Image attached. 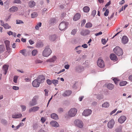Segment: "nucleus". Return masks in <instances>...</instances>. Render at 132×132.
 I'll return each mask as SVG.
<instances>
[{
	"label": "nucleus",
	"instance_id": "nucleus-1",
	"mask_svg": "<svg viewBox=\"0 0 132 132\" xmlns=\"http://www.w3.org/2000/svg\"><path fill=\"white\" fill-rule=\"evenodd\" d=\"M68 23L65 21L61 22L59 26V29L61 30H65L67 28Z\"/></svg>",
	"mask_w": 132,
	"mask_h": 132
},
{
	"label": "nucleus",
	"instance_id": "nucleus-2",
	"mask_svg": "<svg viewBox=\"0 0 132 132\" xmlns=\"http://www.w3.org/2000/svg\"><path fill=\"white\" fill-rule=\"evenodd\" d=\"M77 112V110L75 108H72L68 112L69 117H75Z\"/></svg>",
	"mask_w": 132,
	"mask_h": 132
},
{
	"label": "nucleus",
	"instance_id": "nucleus-3",
	"mask_svg": "<svg viewBox=\"0 0 132 132\" xmlns=\"http://www.w3.org/2000/svg\"><path fill=\"white\" fill-rule=\"evenodd\" d=\"M52 51L50 49L46 47L43 52L42 55L44 57H47L50 55Z\"/></svg>",
	"mask_w": 132,
	"mask_h": 132
},
{
	"label": "nucleus",
	"instance_id": "nucleus-4",
	"mask_svg": "<svg viewBox=\"0 0 132 132\" xmlns=\"http://www.w3.org/2000/svg\"><path fill=\"white\" fill-rule=\"evenodd\" d=\"M114 53L118 56L122 55L123 54L122 49L118 46L116 47L113 50Z\"/></svg>",
	"mask_w": 132,
	"mask_h": 132
},
{
	"label": "nucleus",
	"instance_id": "nucleus-5",
	"mask_svg": "<svg viewBox=\"0 0 132 132\" xmlns=\"http://www.w3.org/2000/svg\"><path fill=\"white\" fill-rule=\"evenodd\" d=\"M74 123L76 126L80 128L83 127L84 124L83 122L80 120L78 119L75 120L74 121Z\"/></svg>",
	"mask_w": 132,
	"mask_h": 132
},
{
	"label": "nucleus",
	"instance_id": "nucleus-6",
	"mask_svg": "<svg viewBox=\"0 0 132 132\" xmlns=\"http://www.w3.org/2000/svg\"><path fill=\"white\" fill-rule=\"evenodd\" d=\"M92 113V111L89 109H87L85 110L82 113V114L83 116H88L90 115Z\"/></svg>",
	"mask_w": 132,
	"mask_h": 132
},
{
	"label": "nucleus",
	"instance_id": "nucleus-7",
	"mask_svg": "<svg viewBox=\"0 0 132 132\" xmlns=\"http://www.w3.org/2000/svg\"><path fill=\"white\" fill-rule=\"evenodd\" d=\"M128 41V38L127 36H124L122 37L121 39V42L123 44H127Z\"/></svg>",
	"mask_w": 132,
	"mask_h": 132
},
{
	"label": "nucleus",
	"instance_id": "nucleus-8",
	"mask_svg": "<svg viewBox=\"0 0 132 132\" xmlns=\"http://www.w3.org/2000/svg\"><path fill=\"white\" fill-rule=\"evenodd\" d=\"M97 64L98 66L100 68H103L105 66L103 61L101 59H99L97 60Z\"/></svg>",
	"mask_w": 132,
	"mask_h": 132
},
{
	"label": "nucleus",
	"instance_id": "nucleus-9",
	"mask_svg": "<svg viewBox=\"0 0 132 132\" xmlns=\"http://www.w3.org/2000/svg\"><path fill=\"white\" fill-rule=\"evenodd\" d=\"M115 121L114 120L112 119L109 121L108 124V127L110 129L113 128L115 124Z\"/></svg>",
	"mask_w": 132,
	"mask_h": 132
},
{
	"label": "nucleus",
	"instance_id": "nucleus-10",
	"mask_svg": "<svg viewBox=\"0 0 132 132\" xmlns=\"http://www.w3.org/2000/svg\"><path fill=\"white\" fill-rule=\"evenodd\" d=\"M39 109V107L38 106L33 107L30 109L29 110V112L31 113L32 112H35L37 111Z\"/></svg>",
	"mask_w": 132,
	"mask_h": 132
},
{
	"label": "nucleus",
	"instance_id": "nucleus-11",
	"mask_svg": "<svg viewBox=\"0 0 132 132\" xmlns=\"http://www.w3.org/2000/svg\"><path fill=\"white\" fill-rule=\"evenodd\" d=\"M56 20L55 18H50L48 21V24L50 26L54 25L56 23Z\"/></svg>",
	"mask_w": 132,
	"mask_h": 132
},
{
	"label": "nucleus",
	"instance_id": "nucleus-12",
	"mask_svg": "<svg viewBox=\"0 0 132 132\" xmlns=\"http://www.w3.org/2000/svg\"><path fill=\"white\" fill-rule=\"evenodd\" d=\"M50 125L53 127H59V123L55 121H52L50 122Z\"/></svg>",
	"mask_w": 132,
	"mask_h": 132
},
{
	"label": "nucleus",
	"instance_id": "nucleus-13",
	"mask_svg": "<svg viewBox=\"0 0 132 132\" xmlns=\"http://www.w3.org/2000/svg\"><path fill=\"white\" fill-rule=\"evenodd\" d=\"M37 79L40 83L43 82L45 80L44 76L42 75H40L38 76Z\"/></svg>",
	"mask_w": 132,
	"mask_h": 132
},
{
	"label": "nucleus",
	"instance_id": "nucleus-14",
	"mask_svg": "<svg viewBox=\"0 0 132 132\" xmlns=\"http://www.w3.org/2000/svg\"><path fill=\"white\" fill-rule=\"evenodd\" d=\"M126 119V118L125 116H121L118 119V121L120 123H122L125 122Z\"/></svg>",
	"mask_w": 132,
	"mask_h": 132
},
{
	"label": "nucleus",
	"instance_id": "nucleus-15",
	"mask_svg": "<svg viewBox=\"0 0 132 132\" xmlns=\"http://www.w3.org/2000/svg\"><path fill=\"white\" fill-rule=\"evenodd\" d=\"M32 84L33 86L37 87L39 86L40 83L36 79L33 81Z\"/></svg>",
	"mask_w": 132,
	"mask_h": 132
},
{
	"label": "nucleus",
	"instance_id": "nucleus-16",
	"mask_svg": "<svg viewBox=\"0 0 132 132\" xmlns=\"http://www.w3.org/2000/svg\"><path fill=\"white\" fill-rule=\"evenodd\" d=\"M22 114L20 113L18 114L15 113L12 115V118L14 119L19 118L22 117Z\"/></svg>",
	"mask_w": 132,
	"mask_h": 132
},
{
	"label": "nucleus",
	"instance_id": "nucleus-17",
	"mask_svg": "<svg viewBox=\"0 0 132 132\" xmlns=\"http://www.w3.org/2000/svg\"><path fill=\"white\" fill-rule=\"evenodd\" d=\"M72 92L70 90H66L62 94V95L64 97L67 96L71 94Z\"/></svg>",
	"mask_w": 132,
	"mask_h": 132
},
{
	"label": "nucleus",
	"instance_id": "nucleus-18",
	"mask_svg": "<svg viewBox=\"0 0 132 132\" xmlns=\"http://www.w3.org/2000/svg\"><path fill=\"white\" fill-rule=\"evenodd\" d=\"M80 14L77 13L74 16L73 19L74 21H77L80 18Z\"/></svg>",
	"mask_w": 132,
	"mask_h": 132
},
{
	"label": "nucleus",
	"instance_id": "nucleus-19",
	"mask_svg": "<svg viewBox=\"0 0 132 132\" xmlns=\"http://www.w3.org/2000/svg\"><path fill=\"white\" fill-rule=\"evenodd\" d=\"M9 66L7 65H5L3 66V69L5 72L4 73V75H6L7 71Z\"/></svg>",
	"mask_w": 132,
	"mask_h": 132
},
{
	"label": "nucleus",
	"instance_id": "nucleus-20",
	"mask_svg": "<svg viewBox=\"0 0 132 132\" xmlns=\"http://www.w3.org/2000/svg\"><path fill=\"white\" fill-rule=\"evenodd\" d=\"M110 57L111 60L117 61V58L116 55L114 54H111L110 55Z\"/></svg>",
	"mask_w": 132,
	"mask_h": 132
},
{
	"label": "nucleus",
	"instance_id": "nucleus-21",
	"mask_svg": "<svg viewBox=\"0 0 132 132\" xmlns=\"http://www.w3.org/2000/svg\"><path fill=\"white\" fill-rule=\"evenodd\" d=\"M44 46L43 43L41 42H39L37 43L36 47L38 48H41Z\"/></svg>",
	"mask_w": 132,
	"mask_h": 132
},
{
	"label": "nucleus",
	"instance_id": "nucleus-22",
	"mask_svg": "<svg viewBox=\"0 0 132 132\" xmlns=\"http://www.w3.org/2000/svg\"><path fill=\"white\" fill-rule=\"evenodd\" d=\"M56 38V36L55 35H51L49 36V39L51 41H53L55 40Z\"/></svg>",
	"mask_w": 132,
	"mask_h": 132
},
{
	"label": "nucleus",
	"instance_id": "nucleus-23",
	"mask_svg": "<svg viewBox=\"0 0 132 132\" xmlns=\"http://www.w3.org/2000/svg\"><path fill=\"white\" fill-rule=\"evenodd\" d=\"M89 33V31L88 30H83L81 32V34L83 36L86 35Z\"/></svg>",
	"mask_w": 132,
	"mask_h": 132
},
{
	"label": "nucleus",
	"instance_id": "nucleus-24",
	"mask_svg": "<svg viewBox=\"0 0 132 132\" xmlns=\"http://www.w3.org/2000/svg\"><path fill=\"white\" fill-rule=\"evenodd\" d=\"M20 53L25 56H26L27 55V51L25 49L20 50Z\"/></svg>",
	"mask_w": 132,
	"mask_h": 132
},
{
	"label": "nucleus",
	"instance_id": "nucleus-25",
	"mask_svg": "<svg viewBox=\"0 0 132 132\" xmlns=\"http://www.w3.org/2000/svg\"><path fill=\"white\" fill-rule=\"evenodd\" d=\"M51 116L52 118L55 120H57L59 118L58 115L55 113L52 114Z\"/></svg>",
	"mask_w": 132,
	"mask_h": 132
},
{
	"label": "nucleus",
	"instance_id": "nucleus-26",
	"mask_svg": "<svg viewBox=\"0 0 132 132\" xmlns=\"http://www.w3.org/2000/svg\"><path fill=\"white\" fill-rule=\"evenodd\" d=\"M35 3L34 1H30L28 3L30 7H33L35 5Z\"/></svg>",
	"mask_w": 132,
	"mask_h": 132
},
{
	"label": "nucleus",
	"instance_id": "nucleus-27",
	"mask_svg": "<svg viewBox=\"0 0 132 132\" xmlns=\"http://www.w3.org/2000/svg\"><path fill=\"white\" fill-rule=\"evenodd\" d=\"M37 104V102H36L32 100L31 101L29 102V105L30 106H32L36 105Z\"/></svg>",
	"mask_w": 132,
	"mask_h": 132
},
{
	"label": "nucleus",
	"instance_id": "nucleus-28",
	"mask_svg": "<svg viewBox=\"0 0 132 132\" xmlns=\"http://www.w3.org/2000/svg\"><path fill=\"white\" fill-rule=\"evenodd\" d=\"M56 56H54L52 58L48 60L47 61L48 62H53L56 60Z\"/></svg>",
	"mask_w": 132,
	"mask_h": 132
},
{
	"label": "nucleus",
	"instance_id": "nucleus-29",
	"mask_svg": "<svg viewBox=\"0 0 132 132\" xmlns=\"http://www.w3.org/2000/svg\"><path fill=\"white\" fill-rule=\"evenodd\" d=\"M107 87L108 89L112 90L114 88V86L112 84L109 83L107 85Z\"/></svg>",
	"mask_w": 132,
	"mask_h": 132
},
{
	"label": "nucleus",
	"instance_id": "nucleus-30",
	"mask_svg": "<svg viewBox=\"0 0 132 132\" xmlns=\"http://www.w3.org/2000/svg\"><path fill=\"white\" fill-rule=\"evenodd\" d=\"M42 23L40 22H39L37 23V25L35 27V29L37 30H38L39 28L41 26Z\"/></svg>",
	"mask_w": 132,
	"mask_h": 132
},
{
	"label": "nucleus",
	"instance_id": "nucleus-31",
	"mask_svg": "<svg viewBox=\"0 0 132 132\" xmlns=\"http://www.w3.org/2000/svg\"><path fill=\"white\" fill-rule=\"evenodd\" d=\"M109 103L108 102H106L103 103L102 105V107L103 108H108L109 106Z\"/></svg>",
	"mask_w": 132,
	"mask_h": 132
},
{
	"label": "nucleus",
	"instance_id": "nucleus-32",
	"mask_svg": "<svg viewBox=\"0 0 132 132\" xmlns=\"http://www.w3.org/2000/svg\"><path fill=\"white\" fill-rule=\"evenodd\" d=\"M94 95L96 96V98L98 100H101L103 98V95L102 94L97 95L95 94Z\"/></svg>",
	"mask_w": 132,
	"mask_h": 132
},
{
	"label": "nucleus",
	"instance_id": "nucleus-33",
	"mask_svg": "<svg viewBox=\"0 0 132 132\" xmlns=\"http://www.w3.org/2000/svg\"><path fill=\"white\" fill-rule=\"evenodd\" d=\"M38 15L36 12H34L31 14V17L32 18H34L37 17Z\"/></svg>",
	"mask_w": 132,
	"mask_h": 132
},
{
	"label": "nucleus",
	"instance_id": "nucleus-34",
	"mask_svg": "<svg viewBox=\"0 0 132 132\" xmlns=\"http://www.w3.org/2000/svg\"><path fill=\"white\" fill-rule=\"evenodd\" d=\"M52 83L56 86L58 84L59 81L57 80L53 79L52 80Z\"/></svg>",
	"mask_w": 132,
	"mask_h": 132
},
{
	"label": "nucleus",
	"instance_id": "nucleus-35",
	"mask_svg": "<svg viewBox=\"0 0 132 132\" xmlns=\"http://www.w3.org/2000/svg\"><path fill=\"white\" fill-rule=\"evenodd\" d=\"M77 31V29H73L71 32V34L72 35H75Z\"/></svg>",
	"mask_w": 132,
	"mask_h": 132
},
{
	"label": "nucleus",
	"instance_id": "nucleus-36",
	"mask_svg": "<svg viewBox=\"0 0 132 132\" xmlns=\"http://www.w3.org/2000/svg\"><path fill=\"white\" fill-rule=\"evenodd\" d=\"M6 29H9L11 28V26H9L7 23H5L4 25L3 26Z\"/></svg>",
	"mask_w": 132,
	"mask_h": 132
},
{
	"label": "nucleus",
	"instance_id": "nucleus-37",
	"mask_svg": "<svg viewBox=\"0 0 132 132\" xmlns=\"http://www.w3.org/2000/svg\"><path fill=\"white\" fill-rule=\"evenodd\" d=\"M12 3L13 4H21V1L20 0H13Z\"/></svg>",
	"mask_w": 132,
	"mask_h": 132
},
{
	"label": "nucleus",
	"instance_id": "nucleus-38",
	"mask_svg": "<svg viewBox=\"0 0 132 132\" xmlns=\"http://www.w3.org/2000/svg\"><path fill=\"white\" fill-rule=\"evenodd\" d=\"M127 82L126 81H123L120 82L119 83V85L120 86H123L127 84Z\"/></svg>",
	"mask_w": 132,
	"mask_h": 132
},
{
	"label": "nucleus",
	"instance_id": "nucleus-39",
	"mask_svg": "<svg viewBox=\"0 0 132 132\" xmlns=\"http://www.w3.org/2000/svg\"><path fill=\"white\" fill-rule=\"evenodd\" d=\"M38 53V51L37 50H34L32 52V54L33 56H35Z\"/></svg>",
	"mask_w": 132,
	"mask_h": 132
},
{
	"label": "nucleus",
	"instance_id": "nucleus-40",
	"mask_svg": "<svg viewBox=\"0 0 132 132\" xmlns=\"http://www.w3.org/2000/svg\"><path fill=\"white\" fill-rule=\"evenodd\" d=\"M20 107L22 111H24L26 109V106L24 105H20Z\"/></svg>",
	"mask_w": 132,
	"mask_h": 132
},
{
	"label": "nucleus",
	"instance_id": "nucleus-41",
	"mask_svg": "<svg viewBox=\"0 0 132 132\" xmlns=\"http://www.w3.org/2000/svg\"><path fill=\"white\" fill-rule=\"evenodd\" d=\"M4 46L2 45H0V53L4 51Z\"/></svg>",
	"mask_w": 132,
	"mask_h": 132
},
{
	"label": "nucleus",
	"instance_id": "nucleus-42",
	"mask_svg": "<svg viewBox=\"0 0 132 132\" xmlns=\"http://www.w3.org/2000/svg\"><path fill=\"white\" fill-rule=\"evenodd\" d=\"M4 43L6 45V46H9L10 45V42L8 40H5L4 42Z\"/></svg>",
	"mask_w": 132,
	"mask_h": 132
},
{
	"label": "nucleus",
	"instance_id": "nucleus-43",
	"mask_svg": "<svg viewBox=\"0 0 132 132\" xmlns=\"http://www.w3.org/2000/svg\"><path fill=\"white\" fill-rule=\"evenodd\" d=\"M38 98V96L37 95H36L34 96L32 99L34 101L37 103V101Z\"/></svg>",
	"mask_w": 132,
	"mask_h": 132
},
{
	"label": "nucleus",
	"instance_id": "nucleus-44",
	"mask_svg": "<svg viewBox=\"0 0 132 132\" xmlns=\"http://www.w3.org/2000/svg\"><path fill=\"white\" fill-rule=\"evenodd\" d=\"M6 49L7 50V51L6 52V53H7L9 54L11 52V48H10L9 46H6Z\"/></svg>",
	"mask_w": 132,
	"mask_h": 132
},
{
	"label": "nucleus",
	"instance_id": "nucleus-45",
	"mask_svg": "<svg viewBox=\"0 0 132 132\" xmlns=\"http://www.w3.org/2000/svg\"><path fill=\"white\" fill-rule=\"evenodd\" d=\"M92 26V24L90 23H88L86 24L85 27L86 28H88L91 27Z\"/></svg>",
	"mask_w": 132,
	"mask_h": 132
},
{
	"label": "nucleus",
	"instance_id": "nucleus-46",
	"mask_svg": "<svg viewBox=\"0 0 132 132\" xmlns=\"http://www.w3.org/2000/svg\"><path fill=\"white\" fill-rule=\"evenodd\" d=\"M18 9H9V11L11 13H13L18 11Z\"/></svg>",
	"mask_w": 132,
	"mask_h": 132
},
{
	"label": "nucleus",
	"instance_id": "nucleus-47",
	"mask_svg": "<svg viewBox=\"0 0 132 132\" xmlns=\"http://www.w3.org/2000/svg\"><path fill=\"white\" fill-rule=\"evenodd\" d=\"M18 78V77L17 76H14L13 80L14 82L15 83H16L17 82V81Z\"/></svg>",
	"mask_w": 132,
	"mask_h": 132
},
{
	"label": "nucleus",
	"instance_id": "nucleus-48",
	"mask_svg": "<svg viewBox=\"0 0 132 132\" xmlns=\"http://www.w3.org/2000/svg\"><path fill=\"white\" fill-rule=\"evenodd\" d=\"M81 47V46H78L76 47L75 48L74 50L76 52L77 51H78L79 50H80V48Z\"/></svg>",
	"mask_w": 132,
	"mask_h": 132
},
{
	"label": "nucleus",
	"instance_id": "nucleus-49",
	"mask_svg": "<svg viewBox=\"0 0 132 132\" xmlns=\"http://www.w3.org/2000/svg\"><path fill=\"white\" fill-rule=\"evenodd\" d=\"M10 3V1L7 0L4 3V4L5 6H8Z\"/></svg>",
	"mask_w": 132,
	"mask_h": 132
},
{
	"label": "nucleus",
	"instance_id": "nucleus-50",
	"mask_svg": "<svg viewBox=\"0 0 132 132\" xmlns=\"http://www.w3.org/2000/svg\"><path fill=\"white\" fill-rule=\"evenodd\" d=\"M16 24H23L24 23L21 20H17L16 21Z\"/></svg>",
	"mask_w": 132,
	"mask_h": 132
},
{
	"label": "nucleus",
	"instance_id": "nucleus-51",
	"mask_svg": "<svg viewBox=\"0 0 132 132\" xmlns=\"http://www.w3.org/2000/svg\"><path fill=\"white\" fill-rule=\"evenodd\" d=\"M46 82L48 85H50L52 84V80H51L49 79H48L46 80Z\"/></svg>",
	"mask_w": 132,
	"mask_h": 132
},
{
	"label": "nucleus",
	"instance_id": "nucleus-52",
	"mask_svg": "<svg viewBox=\"0 0 132 132\" xmlns=\"http://www.w3.org/2000/svg\"><path fill=\"white\" fill-rule=\"evenodd\" d=\"M122 127L121 126H120L119 128L116 129V130L117 132H121V131Z\"/></svg>",
	"mask_w": 132,
	"mask_h": 132
},
{
	"label": "nucleus",
	"instance_id": "nucleus-53",
	"mask_svg": "<svg viewBox=\"0 0 132 132\" xmlns=\"http://www.w3.org/2000/svg\"><path fill=\"white\" fill-rule=\"evenodd\" d=\"M46 120V119L45 118L42 117L40 121L42 123H43L45 122Z\"/></svg>",
	"mask_w": 132,
	"mask_h": 132
},
{
	"label": "nucleus",
	"instance_id": "nucleus-54",
	"mask_svg": "<svg viewBox=\"0 0 132 132\" xmlns=\"http://www.w3.org/2000/svg\"><path fill=\"white\" fill-rule=\"evenodd\" d=\"M86 20L85 19H83L82 20L81 22V26L82 27L86 23Z\"/></svg>",
	"mask_w": 132,
	"mask_h": 132
},
{
	"label": "nucleus",
	"instance_id": "nucleus-55",
	"mask_svg": "<svg viewBox=\"0 0 132 132\" xmlns=\"http://www.w3.org/2000/svg\"><path fill=\"white\" fill-rule=\"evenodd\" d=\"M109 13V10L108 9L106 10V11L104 13V15L105 16H107Z\"/></svg>",
	"mask_w": 132,
	"mask_h": 132
},
{
	"label": "nucleus",
	"instance_id": "nucleus-56",
	"mask_svg": "<svg viewBox=\"0 0 132 132\" xmlns=\"http://www.w3.org/2000/svg\"><path fill=\"white\" fill-rule=\"evenodd\" d=\"M57 111L59 113H61L63 111V110L62 108H60L58 109Z\"/></svg>",
	"mask_w": 132,
	"mask_h": 132
},
{
	"label": "nucleus",
	"instance_id": "nucleus-57",
	"mask_svg": "<svg viewBox=\"0 0 132 132\" xmlns=\"http://www.w3.org/2000/svg\"><path fill=\"white\" fill-rule=\"evenodd\" d=\"M113 80L114 81L115 83L117 85L118 84V80L116 78H114L113 79Z\"/></svg>",
	"mask_w": 132,
	"mask_h": 132
},
{
	"label": "nucleus",
	"instance_id": "nucleus-58",
	"mask_svg": "<svg viewBox=\"0 0 132 132\" xmlns=\"http://www.w3.org/2000/svg\"><path fill=\"white\" fill-rule=\"evenodd\" d=\"M12 88L13 89L15 90H18L19 89V87H18L16 86H13V87Z\"/></svg>",
	"mask_w": 132,
	"mask_h": 132
},
{
	"label": "nucleus",
	"instance_id": "nucleus-59",
	"mask_svg": "<svg viewBox=\"0 0 132 132\" xmlns=\"http://www.w3.org/2000/svg\"><path fill=\"white\" fill-rule=\"evenodd\" d=\"M96 11L95 10H93L92 12V15L93 16H94L96 14Z\"/></svg>",
	"mask_w": 132,
	"mask_h": 132
},
{
	"label": "nucleus",
	"instance_id": "nucleus-60",
	"mask_svg": "<svg viewBox=\"0 0 132 132\" xmlns=\"http://www.w3.org/2000/svg\"><path fill=\"white\" fill-rule=\"evenodd\" d=\"M102 43L103 44H105L106 42V39H102Z\"/></svg>",
	"mask_w": 132,
	"mask_h": 132
},
{
	"label": "nucleus",
	"instance_id": "nucleus-61",
	"mask_svg": "<svg viewBox=\"0 0 132 132\" xmlns=\"http://www.w3.org/2000/svg\"><path fill=\"white\" fill-rule=\"evenodd\" d=\"M117 110V109H116L113 110L110 113V115H112Z\"/></svg>",
	"mask_w": 132,
	"mask_h": 132
},
{
	"label": "nucleus",
	"instance_id": "nucleus-62",
	"mask_svg": "<svg viewBox=\"0 0 132 132\" xmlns=\"http://www.w3.org/2000/svg\"><path fill=\"white\" fill-rule=\"evenodd\" d=\"M44 91L45 92V95L46 96H48V90H47L46 89H45L44 90Z\"/></svg>",
	"mask_w": 132,
	"mask_h": 132
},
{
	"label": "nucleus",
	"instance_id": "nucleus-63",
	"mask_svg": "<svg viewBox=\"0 0 132 132\" xmlns=\"http://www.w3.org/2000/svg\"><path fill=\"white\" fill-rule=\"evenodd\" d=\"M80 69V67H76L75 68V70L76 71L78 72H80V71L79 70Z\"/></svg>",
	"mask_w": 132,
	"mask_h": 132
},
{
	"label": "nucleus",
	"instance_id": "nucleus-64",
	"mask_svg": "<svg viewBox=\"0 0 132 132\" xmlns=\"http://www.w3.org/2000/svg\"><path fill=\"white\" fill-rule=\"evenodd\" d=\"M29 42L30 45H32L34 44V42L31 39H30L29 40Z\"/></svg>",
	"mask_w": 132,
	"mask_h": 132
}]
</instances>
